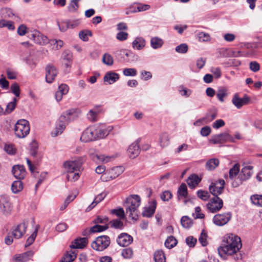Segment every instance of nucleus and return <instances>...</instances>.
<instances>
[{
	"label": "nucleus",
	"mask_w": 262,
	"mask_h": 262,
	"mask_svg": "<svg viewBox=\"0 0 262 262\" xmlns=\"http://www.w3.org/2000/svg\"><path fill=\"white\" fill-rule=\"evenodd\" d=\"M242 246L240 237L233 234H227L224 237L222 246L218 248V252L221 257L231 255L238 251Z\"/></svg>",
	"instance_id": "nucleus-1"
},
{
	"label": "nucleus",
	"mask_w": 262,
	"mask_h": 262,
	"mask_svg": "<svg viewBox=\"0 0 262 262\" xmlns=\"http://www.w3.org/2000/svg\"><path fill=\"white\" fill-rule=\"evenodd\" d=\"M141 203L140 197L137 194H133L126 198L125 201L126 213L133 220L137 217V209Z\"/></svg>",
	"instance_id": "nucleus-2"
},
{
	"label": "nucleus",
	"mask_w": 262,
	"mask_h": 262,
	"mask_svg": "<svg viewBox=\"0 0 262 262\" xmlns=\"http://www.w3.org/2000/svg\"><path fill=\"white\" fill-rule=\"evenodd\" d=\"M14 132L16 136L19 138H24L30 132L29 122L25 119L18 120L15 125Z\"/></svg>",
	"instance_id": "nucleus-3"
},
{
	"label": "nucleus",
	"mask_w": 262,
	"mask_h": 262,
	"mask_svg": "<svg viewBox=\"0 0 262 262\" xmlns=\"http://www.w3.org/2000/svg\"><path fill=\"white\" fill-rule=\"evenodd\" d=\"M110 243V238L108 236H100L92 242L91 247L96 251H102L108 247Z\"/></svg>",
	"instance_id": "nucleus-4"
},
{
	"label": "nucleus",
	"mask_w": 262,
	"mask_h": 262,
	"mask_svg": "<svg viewBox=\"0 0 262 262\" xmlns=\"http://www.w3.org/2000/svg\"><path fill=\"white\" fill-rule=\"evenodd\" d=\"M97 125H95L88 127L82 133L80 137L81 141L88 142L97 139Z\"/></svg>",
	"instance_id": "nucleus-5"
},
{
	"label": "nucleus",
	"mask_w": 262,
	"mask_h": 262,
	"mask_svg": "<svg viewBox=\"0 0 262 262\" xmlns=\"http://www.w3.org/2000/svg\"><path fill=\"white\" fill-rule=\"evenodd\" d=\"M83 164L82 158L78 157L71 160L67 161L63 164V166L67 171H81Z\"/></svg>",
	"instance_id": "nucleus-6"
},
{
	"label": "nucleus",
	"mask_w": 262,
	"mask_h": 262,
	"mask_svg": "<svg viewBox=\"0 0 262 262\" xmlns=\"http://www.w3.org/2000/svg\"><path fill=\"white\" fill-rule=\"evenodd\" d=\"M227 142H235V140L228 133L224 132L212 136L209 142L214 144H223Z\"/></svg>",
	"instance_id": "nucleus-7"
},
{
	"label": "nucleus",
	"mask_w": 262,
	"mask_h": 262,
	"mask_svg": "<svg viewBox=\"0 0 262 262\" xmlns=\"http://www.w3.org/2000/svg\"><path fill=\"white\" fill-rule=\"evenodd\" d=\"M81 114L79 109L72 108L65 111L60 116V120L64 121L67 124L77 118Z\"/></svg>",
	"instance_id": "nucleus-8"
},
{
	"label": "nucleus",
	"mask_w": 262,
	"mask_h": 262,
	"mask_svg": "<svg viewBox=\"0 0 262 262\" xmlns=\"http://www.w3.org/2000/svg\"><path fill=\"white\" fill-rule=\"evenodd\" d=\"M223 206V201L218 196H214L206 205L207 209L212 213L216 212Z\"/></svg>",
	"instance_id": "nucleus-9"
},
{
	"label": "nucleus",
	"mask_w": 262,
	"mask_h": 262,
	"mask_svg": "<svg viewBox=\"0 0 262 262\" xmlns=\"http://www.w3.org/2000/svg\"><path fill=\"white\" fill-rule=\"evenodd\" d=\"M29 37L35 43L39 45L44 46L49 42V40L46 36L36 30L31 31L29 35Z\"/></svg>",
	"instance_id": "nucleus-10"
},
{
	"label": "nucleus",
	"mask_w": 262,
	"mask_h": 262,
	"mask_svg": "<svg viewBox=\"0 0 262 262\" xmlns=\"http://www.w3.org/2000/svg\"><path fill=\"white\" fill-rule=\"evenodd\" d=\"M225 184V181L222 179L211 183L209 187L210 192L213 196H218L223 192L224 189Z\"/></svg>",
	"instance_id": "nucleus-11"
},
{
	"label": "nucleus",
	"mask_w": 262,
	"mask_h": 262,
	"mask_svg": "<svg viewBox=\"0 0 262 262\" xmlns=\"http://www.w3.org/2000/svg\"><path fill=\"white\" fill-rule=\"evenodd\" d=\"M231 214L230 212L216 214L213 219V223L217 226H223L226 224L231 219Z\"/></svg>",
	"instance_id": "nucleus-12"
},
{
	"label": "nucleus",
	"mask_w": 262,
	"mask_h": 262,
	"mask_svg": "<svg viewBox=\"0 0 262 262\" xmlns=\"http://www.w3.org/2000/svg\"><path fill=\"white\" fill-rule=\"evenodd\" d=\"M139 142L140 140L138 139L129 146L127 154L130 158L134 159L139 155L140 151Z\"/></svg>",
	"instance_id": "nucleus-13"
},
{
	"label": "nucleus",
	"mask_w": 262,
	"mask_h": 262,
	"mask_svg": "<svg viewBox=\"0 0 262 262\" xmlns=\"http://www.w3.org/2000/svg\"><path fill=\"white\" fill-rule=\"evenodd\" d=\"M46 80L47 82L51 83L57 76V70L54 66L48 64L46 68Z\"/></svg>",
	"instance_id": "nucleus-14"
},
{
	"label": "nucleus",
	"mask_w": 262,
	"mask_h": 262,
	"mask_svg": "<svg viewBox=\"0 0 262 262\" xmlns=\"http://www.w3.org/2000/svg\"><path fill=\"white\" fill-rule=\"evenodd\" d=\"M27 224L25 222H23L13 229L11 232V234L14 238L18 239L21 237L26 233Z\"/></svg>",
	"instance_id": "nucleus-15"
},
{
	"label": "nucleus",
	"mask_w": 262,
	"mask_h": 262,
	"mask_svg": "<svg viewBox=\"0 0 262 262\" xmlns=\"http://www.w3.org/2000/svg\"><path fill=\"white\" fill-rule=\"evenodd\" d=\"M133 241V238L130 235L123 233L118 237L117 242L122 247H126L130 245Z\"/></svg>",
	"instance_id": "nucleus-16"
},
{
	"label": "nucleus",
	"mask_w": 262,
	"mask_h": 262,
	"mask_svg": "<svg viewBox=\"0 0 262 262\" xmlns=\"http://www.w3.org/2000/svg\"><path fill=\"white\" fill-rule=\"evenodd\" d=\"M253 168L252 166H246L242 169L238 175V178L241 182L249 179L252 176Z\"/></svg>",
	"instance_id": "nucleus-17"
},
{
	"label": "nucleus",
	"mask_w": 262,
	"mask_h": 262,
	"mask_svg": "<svg viewBox=\"0 0 262 262\" xmlns=\"http://www.w3.org/2000/svg\"><path fill=\"white\" fill-rule=\"evenodd\" d=\"M157 206V202L156 200H152L149 203V205L145 206L142 213L143 216L147 217H151L155 212Z\"/></svg>",
	"instance_id": "nucleus-18"
},
{
	"label": "nucleus",
	"mask_w": 262,
	"mask_h": 262,
	"mask_svg": "<svg viewBox=\"0 0 262 262\" xmlns=\"http://www.w3.org/2000/svg\"><path fill=\"white\" fill-rule=\"evenodd\" d=\"M249 101L248 97L245 96L241 98L237 94H235L232 99V103L237 108H241L244 105L247 104Z\"/></svg>",
	"instance_id": "nucleus-19"
},
{
	"label": "nucleus",
	"mask_w": 262,
	"mask_h": 262,
	"mask_svg": "<svg viewBox=\"0 0 262 262\" xmlns=\"http://www.w3.org/2000/svg\"><path fill=\"white\" fill-rule=\"evenodd\" d=\"M12 172L17 179H23L26 176V170L23 165H15L13 167Z\"/></svg>",
	"instance_id": "nucleus-20"
},
{
	"label": "nucleus",
	"mask_w": 262,
	"mask_h": 262,
	"mask_svg": "<svg viewBox=\"0 0 262 262\" xmlns=\"http://www.w3.org/2000/svg\"><path fill=\"white\" fill-rule=\"evenodd\" d=\"M33 252L29 251L21 254H16L13 256L15 262H27L33 255Z\"/></svg>",
	"instance_id": "nucleus-21"
},
{
	"label": "nucleus",
	"mask_w": 262,
	"mask_h": 262,
	"mask_svg": "<svg viewBox=\"0 0 262 262\" xmlns=\"http://www.w3.org/2000/svg\"><path fill=\"white\" fill-rule=\"evenodd\" d=\"M0 209L4 214H8L12 210L11 204L7 199L2 198L0 200Z\"/></svg>",
	"instance_id": "nucleus-22"
},
{
	"label": "nucleus",
	"mask_w": 262,
	"mask_h": 262,
	"mask_svg": "<svg viewBox=\"0 0 262 262\" xmlns=\"http://www.w3.org/2000/svg\"><path fill=\"white\" fill-rule=\"evenodd\" d=\"M88 243V239L85 237L79 238L74 240L70 245V247L73 249H82Z\"/></svg>",
	"instance_id": "nucleus-23"
},
{
	"label": "nucleus",
	"mask_w": 262,
	"mask_h": 262,
	"mask_svg": "<svg viewBox=\"0 0 262 262\" xmlns=\"http://www.w3.org/2000/svg\"><path fill=\"white\" fill-rule=\"evenodd\" d=\"M119 78V75L118 74L110 71L105 74L103 79L105 82H107L108 84H111L117 81Z\"/></svg>",
	"instance_id": "nucleus-24"
},
{
	"label": "nucleus",
	"mask_w": 262,
	"mask_h": 262,
	"mask_svg": "<svg viewBox=\"0 0 262 262\" xmlns=\"http://www.w3.org/2000/svg\"><path fill=\"white\" fill-rule=\"evenodd\" d=\"M66 124L64 121H61L59 118L55 130L51 133L52 137H56L61 134L65 129Z\"/></svg>",
	"instance_id": "nucleus-25"
},
{
	"label": "nucleus",
	"mask_w": 262,
	"mask_h": 262,
	"mask_svg": "<svg viewBox=\"0 0 262 262\" xmlns=\"http://www.w3.org/2000/svg\"><path fill=\"white\" fill-rule=\"evenodd\" d=\"M100 112V108L98 106H96L94 108L89 111L87 114L88 119L92 121L95 122L97 120V117Z\"/></svg>",
	"instance_id": "nucleus-26"
},
{
	"label": "nucleus",
	"mask_w": 262,
	"mask_h": 262,
	"mask_svg": "<svg viewBox=\"0 0 262 262\" xmlns=\"http://www.w3.org/2000/svg\"><path fill=\"white\" fill-rule=\"evenodd\" d=\"M115 158L114 156H105L104 155H95L92 157V159L95 161H99L103 163H107Z\"/></svg>",
	"instance_id": "nucleus-27"
},
{
	"label": "nucleus",
	"mask_w": 262,
	"mask_h": 262,
	"mask_svg": "<svg viewBox=\"0 0 262 262\" xmlns=\"http://www.w3.org/2000/svg\"><path fill=\"white\" fill-rule=\"evenodd\" d=\"M77 256V253L75 251L70 250L66 253L59 262H72Z\"/></svg>",
	"instance_id": "nucleus-28"
},
{
	"label": "nucleus",
	"mask_w": 262,
	"mask_h": 262,
	"mask_svg": "<svg viewBox=\"0 0 262 262\" xmlns=\"http://www.w3.org/2000/svg\"><path fill=\"white\" fill-rule=\"evenodd\" d=\"M145 46V40L141 37H137L132 42L133 48L138 50L143 49Z\"/></svg>",
	"instance_id": "nucleus-29"
},
{
	"label": "nucleus",
	"mask_w": 262,
	"mask_h": 262,
	"mask_svg": "<svg viewBox=\"0 0 262 262\" xmlns=\"http://www.w3.org/2000/svg\"><path fill=\"white\" fill-rule=\"evenodd\" d=\"M201 180L197 175L192 174L188 178L187 183L189 187L194 188L199 184Z\"/></svg>",
	"instance_id": "nucleus-30"
},
{
	"label": "nucleus",
	"mask_w": 262,
	"mask_h": 262,
	"mask_svg": "<svg viewBox=\"0 0 262 262\" xmlns=\"http://www.w3.org/2000/svg\"><path fill=\"white\" fill-rule=\"evenodd\" d=\"M106 196V194L104 193H101L98 194L94 199L93 202L91 203L89 206L88 207V208L86 209V211H90L93 208H94V207L98 204L99 202H100L101 201H102Z\"/></svg>",
	"instance_id": "nucleus-31"
},
{
	"label": "nucleus",
	"mask_w": 262,
	"mask_h": 262,
	"mask_svg": "<svg viewBox=\"0 0 262 262\" xmlns=\"http://www.w3.org/2000/svg\"><path fill=\"white\" fill-rule=\"evenodd\" d=\"M170 142V138L168 134L166 133H163L160 135L159 144L162 147L167 146Z\"/></svg>",
	"instance_id": "nucleus-32"
},
{
	"label": "nucleus",
	"mask_w": 262,
	"mask_h": 262,
	"mask_svg": "<svg viewBox=\"0 0 262 262\" xmlns=\"http://www.w3.org/2000/svg\"><path fill=\"white\" fill-rule=\"evenodd\" d=\"M220 161L216 158L211 159L206 163V168L208 170H213L219 166Z\"/></svg>",
	"instance_id": "nucleus-33"
},
{
	"label": "nucleus",
	"mask_w": 262,
	"mask_h": 262,
	"mask_svg": "<svg viewBox=\"0 0 262 262\" xmlns=\"http://www.w3.org/2000/svg\"><path fill=\"white\" fill-rule=\"evenodd\" d=\"M23 189V184L20 180L15 181L11 185V190L13 193H17Z\"/></svg>",
	"instance_id": "nucleus-34"
},
{
	"label": "nucleus",
	"mask_w": 262,
	"mask_h": 262,
	"mask_svg": "<svg viewBox=\"0 0 262 262\" xmlns=\"http://www.w3.org/2000/svg\"><path fill=\"white\" fill-rule=\"evenodd\" d=\"M17 101V99L16 98H14L12 101L8 103L6 106L5 110L4 111L3 114L8 115L13 111L16 107Z\"/></svg>",
	"instance_id": "nucleus-35"
},
{
	"label": "nucleus",
	"mask_w": 262,
	"mask_h": 262,
	"mask_svg": "<svg viewBox=\"0 0 262 262\" xmlns=\"http://www.w3.org/2000/svg\"><path fill=\"white\" fill-rule=\"evenodd\" d=\"M108 228V224L99 225L96 224V225L92 227L89 230L90 233L99 232L105 231Z\"/></svg>",
	"instance_id": "nucleus-36"
},
{
	"label": "nucleus",
	"mask_w": 262,
	"mask_h": 262,
	"mask_svg": "<svg viewBox=\"0 0 262 262\" xmlns=\"http://www.w3.org/2000/svg\"><path fill=\"white\" fill-rule=\"evenodd\" d=\"M80 171H67V179L68 181L75 182L79 178Z\"/></svg>",
	"instance_id": "nucleus-37"
},
{
	"label": "nucleus",
	"mask_w": 262,
	"mask_h": 262,
	"mask_svg": "<svg viewBox=\"0 0 262 262\" xmlns=\"http://www.w3.org/2000/svg\"><path fill=\"white\" fill-rule=\"evenodd\" d=\"M155 262H165L166 257L162 250H157L154 254Z\"/></svg>",
	"instance_id": "nucleus-38"
},
{
	"label": "nucleus",
	"mask_w": 262,
	"mask_h": 262,
	"mask_svg": "<svg viewBox=\"0 0 262 262\" xmlns=\"http://www.w3.org/2000/svg\"><path fill=\"white\" fill-rule=\"evenodd\" d=\"M163 43V40L158 37H152L150 40L151 46L155 49L161 47Z\"/></svg>",
	"instance_id": "nucleus-39"
},
{
	"label": "nucleus",
	"mask_w": 262,
	"mask_h": 262,
	"mask_svg": "<svg viewBox=\"0 0 262 262\" xmlns=\"http://www.w3.org/2000/svg\"><path fill=\"white\" fill-rule=\"evenodd\" d=\"M250 200L253 204L262 207V195H252L251 196Z\"/></svg>",
	"instance_id": "nucleus-40"
},
{
	"label": "nucleus",
	"mask_w": 262,
	"mask_h": 262,
	"mask_svg": "<svg viewBox=\"0 0 262 262\" xmlns=\"http://www.w3.org/2000/svg\"><path fill=\"white\" fill-rule=\"evenodd\" d=\"M187 186L185 184H182L179 187L178 191V198L180 200L181 197L186 198L187 195Z\"/></svg>",
	"instance_id": "nucleus-41"
},
{
	"label": "nucleus",
	"mask_w": 262,
	"mask_h": 262,
	"mask_svg": "<svg viewBox=\"0 0 262 262\" xmlns=\"http://www.w3.org/2000/svg\"><path fill=\"white\" fill-rule=\"evenodd\" d=\"M177 244V239L173 236H170L166 239L165 242V246L167 248L171 249L174 247Z\"/></svg>",
	"instance_id": "nucleus-42"
},
{
	"label": "nucleus",
	"mask_w": 262,
	"mask_h": 262,
	"mask_svg": "<svg viewBox=\"0 0 262 262\" xmlns=\"http://www.w3.org/2000/svg\"><path fill=\"white\" fill-rule=\"evenodd\" d=\"M181 223L182 226L185 228H189L192 225V221L187 216H184L181 218Z\"/></svg>",
	"instance_id": "nucleus-43"
},
{
	"label": "nucleus",
	"mask_w": 262,
	"mask_h": 262,
	"mask_svg": "<svg viewBox=\"0 0 262 262\" xmlns=\"http://www.w3.org/2000/svg\"><path fill=\"white\" fill-rule=\"evenodd\" d=\"M239 172V165L238 163L235 164L230 169L229 172V178L233 179Z\"/></svg>",
	"instance_id": "nucleus-44"
},
{
	"label": "nucleus",
	"mask_w": 262,
	"mask_h": 262,
	"mask_svg": "<svg viewBox=\"0 0 262 262\" xmlns=\"http://www.w3.org/2000/svg\"><path fill=\"white\" fill-rule=\"evenodd\" d=\"M62 59L63 62L72 63L73 55L72 53L69 51H64L62 55Z\"/></svg>",
	"instance_id": "nucleus-45"
},
{
	"label": "nucleus",
	"mask_w": 262,
	"mask_h": 262,
	"mask_svg": "<svg viewBox=\"0 0 262 262\" xmlns=\"http://www.w3.org/2000/svg\"><path fill=\"white\" fill-rule=\"evenodd\" d=\"M80 0H70V3L68 6V10L71 12H75L79 8L78 3Z\"/></svg>",
	"instance_id": "nucleus-46"
},
{
	"label": "nucleus",
	"mask_w": 262,
	"mask_h": 262,
	"mask_svg": "<svg viewBox=\"0 0 262 262\" xmlns=\"http://www.w3.org/2000/svg\"><path fill=\"white\" fill-rule=\"evenodd\" d=\"M3 27H7L10 30H13L15 28L14 23L12 21L2 19L0 20V28Z\"/></svg>",
	"instance_id": "nucleus-47"
},
{
	"label": "nucleus",
	"mask_w": 262,
	"mask_h": 262,
	"mask_svg": "<svg viewBox=\"0 0 262 262\" xmlns=\"http://www.w3.org/2000/svg\"><path fill=\"white\" fill-rule=\"evenodd\" d=\"M227 95V90L226 88H220L217 92L216 97L222 102H224V98Z\"/></svg>",
	"instance_id": "nucleus-48"
},
{
	"label": "nucleus",
	"mask_w": 262,
	"mask_h": 262,
	"mask_svg": "<svg viewBox=\"0 0 262 262\" xmlns=\"http://www.w3.org/2000/svg\"><path fill=\"white\" fill-rule=\"evenodd\" d=\"M109 171L114 179L118 177L123 172L121 167H115L109 170Z\"/></svg>",
	"instance_id": "nucleus-49"
},
{
	"label": "nucleus",
	"mask_w": 262,
	"mask_h": 262,
	"mask_svg": "<svg viewBox=\"0 0 262 262\" xmlns=\"http://www.w3.org/2000/svg\"><path fill=\"white\" fill-rule=\"evenodd\" d=\"M102 62L106 65L112 66L114 63V59L112 56L107 53H105L103 55Z\"/></svg>",
	"instance_id": "nucleus-50"
},
{
	"label": "nucleus",
	"mask_w": 262,
	"mask_h": 262,
	"mask_svg": "<svg viewBox=\"0 0 262 262\" xmlns=\"http://www.w3.org/2000/svg\"><path fill=\"white\" fill-rule=\"evenodd\" d=\"M109 224L112 227L115 229H122L123 227V223L119 219L113 220Z\"/></svg>",
	"instance_id": "nucleus-51"
},
{
	"label": "nucleus",
	"mask_w": 262,
	"mask_h": 262,
	"mask_svg": "<svg viewBox=\"0 0 262 262\" xmlns=\"http://www.w3.org/2000/svg\"><path fill=\"white\" fill-rule=\"evenodd\" d=\"M108 135L107 130L105 128L100 127V126L97 125V139L103 138Z\"/></svg>",
	"instance_id": "nucleus-52"
},
{
	"label": "nucleus",
	"mask_w": 262,
	"mask_h": 262,
	"mask_svg": "<svg viewBox=\"0 0 262 262\" xmlns=\"http://www.w3.org/2000/svg\"><path fill=\"white\" fill-rule=\"evenodd\" d=\"M207 238V233L204 230H202L199 238V241L203 246H206L208 244Z\"/></svg>",
	"instance_id": "nucleus-53"
},
{
	"label": "nucleus",
	"mask_w": 262,
	"mask_h": 262,
	"mask_svg": "<svg viewBox=\"0 0 262 262\" xmlns=\"http://www.w3.org/2000/svg\"><path fill=\"white\" fill-rule=\"evenodd\" d=\"M188 50V47L186 43H181L176 48V51L180 54H185Z\"/></svg>",
	"instance_id": "nucleus-54"
},
{
	"label": "nucleus",
	"mask_w": 262,
	"mask_h": 262,
	"mask_svg": "<svg viewBox=\"0 0 262 262\" xmlns=\"http://www.w3.org/2000/svg\"><path fill=\"white\" fill-rule=\"evenodd\" d=\"M121 255L125 258H131L133 256V251L130 248L124 249L122 251Z\"/></svg>",
	"instance_id": "nucleus-55"
},
{
	"label": "nucleus",
	"mask_w": 262,
	"mask_h": 262,
	"mask_svg": "<svg viewBox=\"0 0 262 262\" xmlns=\"http://www.w3.org/2000/svg\"><path fill=\"white\" fill-rule=\"evenodd\" d=\"M199 40L202 42H207L210 40V36L208 33L205 32H200L198 34Z\"/></svg>",
	"instance_id": "nucleus-56"
},
{
	"label": "nucleus",
	"mask_w": 262,
	"mask_h": 262,
	"mask_svg": "<svg viewBox=\"0 0 262 262\" xmlns=\"http://www.w3.org/2000/svg\"><path fill=\"white\" fill-rule=\"evenodd\" d=\"M111 213L119 217L120 219H124L125 218L124 211L122 208L113 209L111 210Z\"/></svg>",
	"instance_id": "nucleus-57"
},
{
	"label": "nucleus",
	"mask_w": 262,
	"mask_h": 262,
	"mask_svg": "<svg viewBox=\"0 0 262 262\" xmlns=\"http://www.w3.org/2000/svg\"><path fill=\"white\" fill-rule=\"evenodd\" d=\"M123 74L126 76H135L137 75V71L134 68H125Z\"/></svg>",
	"instance_id": "nucleus-58"
},
{
	"label": "nucleus",
	"mask_w": 262,
	"mask_h": 262,
	"mask_svg": "<svg viewBox=\"0 0 262 262\" xmlns=\"http://www.w3.org/2000/svg\"><path fill=\"white\" fill-rule=\"evenodd\" d=\"M108 218L106 216H98L94 221L95 224H102L104 225L108 224Z\"/></svg>",
	"instance_id": "nucleus-59"
},
{
	"label": "nucleus",
	"mask_w": 262,
	"mask_h": 262,
	"mask_svg": "<svg viewBox=\"0 0 262 262\" xmlns=\"http://www.w3.org/2000/svg\"><path fill=\"white\" fill-rule=\"evenodd\" d=\"M37 233V229L33 232V233L28 238L26 243V247L30 246L34 241Z\"/></svg>",
	"instance_id": "nucleus-60"
},
{
	"label": "nucleus",
	"mask_w": 262,
	"mask_h": 262,
	"mask_svg": "<svg viewBox=\"0 0 262 262\" xmlns=\"http://www.w3.org/2000/svg\"><path fill=\"white\" fill-rule=\"evenodd\" d=\"M198 196L202 200L206 201L210 196L209 193L207 191L200 190L197 192Z\"/></svg>",
	"instance_id": "nucleus-61"
},
{
	"label": "nucleus",
	"mask_w": 262,
	"mask_h": 262,
	"mask_svg": "<svg viewBox=\"0 0 262 262\" xmlns=\"http://www.w3.org/2000/svg\"><path fill=\"white\" fill-rule=\"evenodd\" d=\"M88 35H92V33L90 31H81L79 33L80 38L85 41L88 40Z\"/></svg>",
	"instance_id": "nucleus-62"
},
{
	"label": "nucleus",
	"mask_w": 262,
	"mask_h": 262,
	"mask_svg": "<svg viewBox=\"0 0 262 262\" xmlns=\"http://www.w3.org/2000/svg\"><path fill=\"white\" fill-rule=\"evenodd\" d=\"M11 91L16 97H19L20 95V89L18 84L14 83L11 85Z\"/></svg>",
	"instance_id": "nucleus-63"
},
{
	"label": "nucleus",
	"mask_w": 262,
	"mask_h": 262,
	"mask_svg": "<svg viewBox=\"0 0 262 262\" xmlns=\"http://www.w3.org/2000/svg\"><path fill=\"white\" fill-rule=\"evenodd\" d=\"M101 179L103 182H107L113 180L114 179L113 178L110 171L107 170L102 174Z\"/></svg>",
	"instance_id": "nucleus-64"
}]
</instances>
